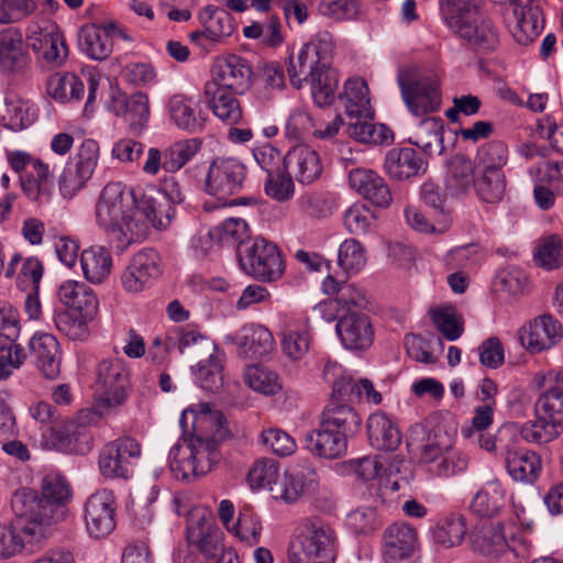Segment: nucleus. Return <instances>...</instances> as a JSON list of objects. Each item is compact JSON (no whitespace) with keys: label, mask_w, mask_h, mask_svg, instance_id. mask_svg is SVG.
Returning a JSON list of instances; mask_svg holds the SVG:
<instances>
[{"label":"nucleus","mask_w":563,"mask_h":563,"mask_svg":"<svg viewBox=\"0 0 563 563\" xmlns=\"http://www.w3.org/2000/svg\"><path fill=\"white\" fill-rule=\"evenodd\" d=\"M222 422L223 415L212 410L209 404L183 411L179 419L183 439L172 446L168 456L176 478L189 481L210 472L216 457L213 429H219Z\"/></svg>","instance_id":"1"},{"label":"nucleus","mask_w":563,"mask_h":563,"mask_svg":"<svg viewBox=\"0 0 563 563\" xmlns=\"http://www.w3.org/2000/svg\"><path fill=\"white\" fill-rule=\"evenodd\" d=\"M135 203L133 192L120 181L107 184L96 203L97 224L120 251H124L144 232L143 225L135 219Z\"/></svg>","instance_id":"2"},{"label":"nucleus","mask_w":563,"mask_h":563,"mask_svg":"<svg viewBox=\"0 0 563 563\" xmlns=\"http://www.w3.org/2000/svg\"><path fill=\"white\" fill-rule=\"evenodd\" d=\"M361 423L360 415L351 406L330 404L323 410L318 427L305 434V448L319 457H341L346 453L349 438L360 431Z\"/></svg>","instance_id":"3"},{"label":"nucleus","mask_w":563,"mask_h":563,"mask_svg":"<svg viewBox=\"0 0 563 563\" xmlns=\"http://www.w3.org/2000/svg\"><path fill=\"white\" fill-rule=\"evenodd\" d=\"M97 389L100 393L99 409L80 411L81 420L96 424L106 416L115 412V408L125 404L130 389V371L120 358L103 360L97 367Z\"/></svg>","instance_id":"4"},{"label":"nucleus","mask_w":563,"mask_h":563,"mask_svg":"<svg viewBox=\"0 0 563 563\" xmlns=\"http://www.w3.org/2000/svg\"><path fill=\"white\" fill-rule=\"evenodd\" d=\"M338 548L334 528L319 517H309L300 522L290 552L299 563H334Z\"/></svg>","instance_id":"5"},{"label":"nucleus","mask_w":563,"mask_h":563,"mask_svg":"<svg viewBox=\"0 0 563 563\" xmlns=\"http://www.w3.org/2000/svg\"><path fill=\"white\" fill-rule=\"evenodd\" d=\"M13 512L20 520H25L23 534L35 539L42 536V527L57 525L66 520L69 509L58 503L37 496L30 488H21L11 498Z\"/></svg>","instance_id":"6"},{"label":"nucleus","mask_w":563,"mask_h":563,"mask_svg":"<svg viewBox=\"0 0 563 563\" xmlns=\"http://www.w3.org/2000/svg\"><path fill=\"white\" fill-rule=\"evenodd\" d=\"M241 269L252 278L271 283L279 279L285 272V261L278 246L263 238L236 250Z\"/></svg>","instance_id":"7"},{"label":"nucleus","mask_w":563,"mask_h":563,"mask_svg":"<svg viewBox=\"0 0 563 563\" xmlns=\"http://www.w3.org/2000/svg\"><path fill=\"white\" fill-rule=\"evenodd\" d=\"M397 82L408 110L416 117L434 112L440 108L441 93L434 76H420L415 68L400 69Z\"/></svg>","instance_id":"8"},{"label":"nucleus","mask_w":563,"mask_h":563,"mask_svg":"<svg viewBox=\"0 0 563 563\" xmlns=\"http://www.w3.org/2000/svg\"><path fill=\"white\" fill-rule=\"evenodd\" d=\"M27 46L49 66H62L68 56L63 33L52 20L33 21L26 27Z\"/></svg>","instance_id":"9"},{"label":"nucleus","mask_w":563,"mask_h":563,"mask_svg":"<svg viewBox=\"0 0 563 563\" xmlns=\"http://www.w3.org/2000/svg\"><path fill=\"white\" fill-rule=\"evenodd\" d=\"M453 438L454 433L441 423H416L409 430L407 444L412 452L419 453L421 463L430 465L451 450Z\"/></svg>","instance_id":"10"},{"label":"nucleus","mask_w":563,"mask_h":563,"mask_svg":"<svg viewBox=\"0 0 563 563\" xmlns=\"http://www.w3.org/2000/svg\"><path fill=\"white\" fill-rule=\"evenodd\" d=\"M246 167L233 157H218L209 166L205 190L207 194L225 200L243 189Z\"/></svg>","instance_id":"11"},{"label":"nucleus","mask_w":563,"mask_h":563,"mask_svg":"<svg viewBox=\"0 0 563 563\" xmlns=\"http://www.w3.org/2000/svg\"><path fill=\"white\" fill-rule=\"evenodd\" d=\"M117 508L115 496L110 489H98L87 498L84 505V520L91 538H104L115 529Z\"/></svg>","instance_id":"12"},{"label":"nucleus","mask_w":563,"mask_h":563,"mask_svg":"<svg viewBox=\"0 0 563 563\" xmlns=\"http://www.w3.org/2000/svg\"><path fill=\"white\" fill-rule=\"evenodd\" d=\"M141 446L130 437L119 438L102 446L98 466L107 478H128L132 464L140 457Z\"/></svg>","instance_id":"13"},{"label":"nucleus","mask_w":563,"mask_h":563,"mask_svg":"<svg viewBox=\"0 0 563 563\" xmlns=\"http://www.w3.org/2000/svg\"><path fill=\"white\" fill-rule=\"evenodd\" d=\"M253 68L250 62L235 54L218 57L211 66L207 82L244 95L253 85Z\"/></svg>","instance_id":"14"},{"label":"nucleus","mask_w":563,"mask_h":563,"mask_svg":"<svg viewBox=\"0 0 563 563\" xmlns=\"http://www.w3.org/2000/svg\"><path fill=\"white\" fill-rule=\"evenodd\" d=\"M162 274L159 254L153 249H145L134 254L121 274V285L130 294L148 289Z\"/></svg>","instance_id":"15"},{"label":"nucleus","mask_w":563,"mask_h":563,"mask_svg":"<svg viewBox=\"0 0 563 563\" xmlns=\"http://www.w3.org/2000/svg\"><path fill=\"white\" fill-rule=\"evenodd\" d=\"M338 319L336 333L342 344L350 350H366L374 341V329L369 317L362 311L333 314Z\"/></svg>","instance_id":"16"},{"label":"nucleus","mask_w":563,"mask_h":563,"mask_svg":"<svg viewBox=\"0 0 563 563\" xmlns=\"http://www.w3.org/2000/svg\"><path fill=\"white\" fill-rule=\"evenodd\" d=\"M512 13L507 19L509 31L520 45H528L539 35L541 12L533 0H509Z\"/></svg>","instance_id":"17"},{"label":"nucleus","mask_w":563,"mask_h":563,"mask_svg":"<svg viewBox=\"0 0 563 563\" xmlns=\"http://www.w3.org/2000/svg\"><path fill=\"white\" fill-rule=\"evenodd\" d=\"M30 63L31 56L21 30L14 26L0 30V71L8 75L23 74Z\"/></svg>","instance_id":"18"},{"label":"nucleus","mask_w":563,"mask_h":563,"mask_svg":"<svg viewBox=\"0 0 563 563\" xmlns=\"http://www.w3.org/2000/svg\"><path fill=\"white\" fill-rule=\"evenodd\" d=\"M285 169L301 185L317 181L323 172L319 153L307 144L292 146L285 155Z\"/></svg>","instance_id":"19"},{"label":"nucleus","mask_w":563,"mask_h":563,"mask_svg":"<svg viewBox=\"0 0 563 563\" xmlns=\"http://www.w3.org/2000/svg\"><path fill=\"white\" fill-rule=\"evenodd\" d=\"M563 338L561 323L550 314L534 318L520 330L521 344L532 353H539L556 345Z\"/></svg>","instance_id":"20"},{"label":"nucleus","mask_w":563,"mask_h":563,"mask_svg":"<svg viewBox=\"0 0 563 563\" xmlns=\"http://www.w3.org/2000/svg\"><path fill=\"white\" fill-rule=\"evenodd\" d=\"M108 109L115 115L124 118L133 132L142 131L150 118L148 97L144 92H135L130 97L120 90L113 91Z\"/></svg>","instance_id":"21"},{"label":"nucleus","mask_w":563,"mask_h":563,"mask_svg":"<svg viewBox=\"0 0 563 563\" xmlns=\"http://www.w3.org/2000/svg\"><path fill=\"white\" fill-rule=\"evenodd\" d=\"M224 342L236 344L241 355L254 358L268 355L275 345L271 331L254 323L243 325L236 334L225 335Z\"/></svg>","instance_id":"22"},{"label":"nucleus","mask_w":563,"mask_h":563,"mask_svg":"<svg viewBox=\"0 0 563 563\" xmlns=\"http://www.w3.org/2000/svg\"><path fill=\"white\" fill-rule=\"evenodd\" d=\"M29 350L34 364L46 378L54 379L59 375L62 351L53 334L36 332L29 342Z\"/></svg>","instance_id":"23"},{"label":"nucleus","mask_w":563,"mask_h":563,"mask_svg":"<svg viewBox=\"0 0 563 563\" xmlns=\"http://www.w3.org/2000/svg\"><path fill=\"white\" fill-rule=\"evenodd\" d=\"M349 184L360 196L376 207L387 208L393 201L385 179L372 169H352L349 174Z\"/></svg>","instance_id":"24"},{"label":"nucleus","mask_w":563,"mask_h":563,"mask_svg":"<svg viewBox=\"0 0 563 563\" xmlns=\"http://www.w3.org/2000/svg\"><path fill=\"white\" fill-rule=\"evenodd\" d=\"M322 288L325 294L335 295L323 305L324 309L334 312L333 314L361 311V308L366 305L364 294L353 284H341L332 276H327Z\"/></svg>","instance_id":"25"},{"label":"nucleus","mask_w":563,"mask_h":563,"mask_svg":"<svg viewBox=\"0 0 563 563\" xmlns=\"http://www.w3.org/2000/svg\"><path fill=\"white\" fill-rule=\"evenodd\" d=\"M417 531L407 522H395L384 532V558L386 563H399L409 559L417 544Z\"/></svg>","instance_id":"26"},{"label":"nucleus","mask_w":563,"mask_h":563,"mask_svg":"<svg viewBox=\"0 0 563 563\" xmlns=\"http://www.w3.org/2000/svg\"><path fill=\"white\" fill-rule=\"evenodd\" d=\"M59 301L70 310L86 319H95L99 310V300L92 290L84 282L65 280L58 288Z\"/></svg>","instance_id":"27"},{"label":"nucleus","mask_w":563,"mask_h":563,"mask_svg":"<svg viewBox=\"0 0 563 563\" xmlns=\"http://www.w3.org/2000/svg\"><path fill=\"white\" fill-rule=\"evenodd\" d=\"M440 14L444 24L461 37L475 34L477 8L471 0H440Z\"/></svg>","instance_id":"28"},{"label":"nucleus","mask_w":563,"mask_h":563,"mask_svg":"<svg viewBox=\"0 0 563 563\" xmlns=\"http://www.w3.org/2000/svg\"><path fill=\"white\" fill-rule=\"evenodd\" d=\"M236 96L233 92L216 84L207 82L203 86V98L212 113L227 124L233 125L242 119V109Z\"/></svg>","instance_id":"29"},{"label":"nucleus","mask_w":563,"mask_h":563,"mask_svg":"<svg viewBox=\"0 0 563 563\" xmlns=\"http://www.w3.org/2000/svg\"><path fill=\"white\" fill-rule=\"evenodd\" d=\"M317 482V474L311 468H302L285 473L271 487L274 499L285 504L296 503L303 494L312 489Z\"/></svg>","instance_id":"30"},{"label":"nucleus","mask_w":563,"mask_h":563,"mask_svg":"<svg viewBox=\"0 0 563 563\" xmlns=\"http://www.w3.org/2000/svg\"><path fill=\"white\" fill-rule=\"evenodd\" d=\"M384 167L390 178L406 180L424 173L427 163L421 155L411 147H395L387 152Z\"/></svg>","instance_id":"31"},{"label":"nucleus","mask_w":563,"mask_h":563,"mask_svg":"<svg viewBox=\"0 0 563 563\" xmlns=\"http://www.w3.org/2000/svg\"><path fill=\"white\" fill-rule=\"evenodd\" d=\"M36 118L37 108L15 95L5 97L3 106L0 107V124L12 131L27 129Z\"/></svg>","instance_id":"32"},{"label":"nucleus","mask_w":563,"mask_h":563,"mask_svg":"<svg viewBox=\"0 0 563 563\" xmlns=\"http://www.w3.org/2000/svg\"><path fill=\"white\" fill-rule=\"evenodd\" d=\"M505 463L511 478L525 484H533L542 470L541 457L530 450H508Z\"/></svg>","instance_id":"33"},{"label":"nucleus","mask_w":563,"mask_h":563,"mask_svg":"<svg viewBox=\"0 0 563 563\" xmlns=\"http://www.w3.org/2000/svg\"><path fill=\"white\" fill-rule=\"evenodd\" d=\"M367 434L371 445L380 451H394L401 442L400 431L384 412L369 416Z\"/></svg>","instance_id":"34"},{"label":"nucleus","mask_w":563,"mask_h":563,"mask_svg":"<svg viewBox=\"0 0 563 563\" xmlns=\"http://www.w3.org/2000/svg\"><path fill=\"white\" fill-rule=\"evenodd\" d=\"M79 419L81 418L79 417ZM84 423L87 422L80 420V423H77L69 420L60 426L53 427L49 434L53 446L63 452L79 453L82 452V449L78 444H86L89 450L91 438L82 426Z\"/></svg>","instance_id":"35"},{"label":"nucleus","mask_w":563,"mask_h":563,"mask_svg":"<svg viewBox=\"0 0 563 563\" xmlns=\"http://www.w3.org/2000/svg\"><path fill=\"white\" fill-rule=\"evenodd\" d=\"M344 112L350 120L354 117H369L371 106L368 87L364 79L352 78L345 81L343 91L339 95Z\"/></svg>","instance_id":"36"},{"label":"nucleus","mask_w":563,"mask_h":563,"mask_svg":"<svg viewBox=\"0 0 563 563\" xmlns=\"http://www.w3.org/2000/svg\"><path fill=\"white\" fill-rule=\"evenodd\" d=\"M476 166L471 158L456 154L451 158L446 168L445 184L453 194H466L474 189L476 184Z\"/></svg>","instance_id":"37"},{"label":"nucleus","mask_w":563,"mask_h":563,"mask_svg":"<svg viewBox=\"0 0 563 563\" xmlns=\"http://www.w3.org/2000/svg\"><path fill=\"white\" fill-rule=\"evenodd\" d=\"M80 264L85 278L91 284L103 283L111 274L112 256L104 246H90L82 251Z\"/></svg>","instance_id":"38"},{"label":"nucleus","mask_w":563,"mask_h":563,"mask_svg":"<svg viewBox=\"0 0 563 563\" xmlns=\"http://www.w3.org/2000/svg\"><path fill=\"white\" fill-rule=\"evenodd\" d=\"M466 532V519L460 514H449L439 518L431 531L433 542L444 549L460 545Z\"/></svg>","instance_id":"39"},{"label":"nucleus","mask_w":563,"mask_h":563,"mask_svg":"<svg viewBox=\"0 0 563 563\" xmlns=\"http://www.w3.org/2000/svg\"><path fill=\"white\" fill-rule=\"evenodd\" d=\"M187 538L206 558H216L223 548L222 532L208 521L189 525Z\"/></svg>","instance_id":"40"},{"label":"nucleus","mask_w":563,"mask_h":563,"mask_svg":"<svg viewBox=\"0 0 563 563\" xmlns=\"http://www.w3.org/2000/svg\"><path fill=\"white\" fill-rule=\"evenodd\" d=\"M514 430H517L521 438L529 443L544 444L560 435L561 426L550 419L537 416L534 421H528L520 426H505L499 431V434L509 433Z\"/></svg>","instance_id":"41"},{"label":"nucleus","mask_w":563,"mask_h":563,"mask_svg":"<svg viewBox=\"0 0 563 563\" xmlns=\"http://www.w3.org/2000/svg\"><path fill=\"white\" fill-rule=\"evenodd\" d=\"M310 333L307 321L290 320L283 331V352L292 361L301 360L309 351Z\"/></svg>","instance_id":"42"},{"label":"nucleus","mask_w":563,"mask_h":563,"mask_svg":"<svg viewBox=\"0 0 563 563\" xmlns=\"http://www.w3.org/2000/svg\"><path fill=\"white\" fill-rule=\"evenodd\" d=\"M444 122L440 118L423 119L415 133L412 144L420 147L427 155H441L443 144Z\"/></svg>","instance_id":"43"},{"label":"nucleus","mask_w":563,"mask_h":563,"mask_svg":"<svg viewBox=\"0 0 563 563\" xmlns=\"http://www.w3.org/2000/svg\"><path fill=\"white\" fill-rule=\"evenodd\" d=\"M306 82L311 87L312 97L317 106L324 107L334 101L339 78L336 71L331 68V64H325L324 66L319 64Z\"/></svg>","instance_id":"44"},{"label":"nucleus","mask_w":563,"mask_h":563,"mask_svg":"<svg viewBox=\"0 0 563 563\" xmlns=\"http://www.w3.org/2000/svg\"><path fill=\"white\" fill-rule=\"evenodd\" d=\"M79 47L91 59L103 60L112 53L113 43L107 30L86 25L79 33Z\"/></svg>","instance_id":"45"},{"label":"nucleus","mask_w":563,"mask_h":563,"mask_svg":"<svg viewBox=\"0 0 563 563\" xmlns=\"http://www.w3.org/2000/svg\"><path fill=\"white\" fill-rule=\"evenodd\" d=\"M473 548L489 558H498L508 551L509 542L503 532L501 523L483 526L474 537Z\"/></svg>","instance_id":"46"},{"label":"nucleus","mask_w":563,"mask_h":563,"mask_svg":"<svg viewBox=\"0 0 563 563\" xmlns=\"http://www.w3.org/2000/svg\"><path fill=\"white\" fill-rule=\"evenodd\" d=\"M135 212L143 214L155 229H166L175 217L174 207L159 201L150 194H143L136 198Z\"/></svg>","instance_id":"47"},{"label":"nucleus","mask_w":563,"mask_h":563,"mask_svg":"<svg viewBox=\"0 0 563 563\" xmlns=\"http://www.w3.org/2000/svg\"><path fill=\"white\" fill-rule=\"evenodd\" d=\"M46 87L48 95L59 102L79 101L85 93L82 80L73 73L52 75Z\"/></svg>","instance_id":"48"},{"label":"nucleus","mask_w":563,"mask_h":563,"mask_svg":"<svg viewBox=\"0 0 563 563\" xmlns=\"http://www.w3.org/2000/svg\"><path fill=\"white\" fill-rule=\"evenodd\" d=\"M509 157L508 146L501 141H490L481 145L476 152L474 164L478 172L505 173Z\"/></svg>","instance_id":"49"},{"label":"nucleus","mask_w":563,"mask_h":563,"mask_svg":"<svg viewBox=\"0 0 563 563\" xmlns=\"http://www.w3.org/2000/svg\"><path fill=\"white\" fill-rule=\"evenodd\" d=\"M200 139H184L172 143L165 148V172L176 173L201 151Z\"/></svg>","instance_id":"50"},{"label":"nucleus","mask_w":563,"mask_h":563,"mask_svg":"<svg viewBox=\"0 0 563 563\" xmlns=\"http://www.w3.org/2000/svg\"><path fill=\"white\" fill-rule=\"evenodd\" d=\"M536 413L559 426L563 423V384L554 383L540 395L536 402Z\"/></svg>","instance_id":"51"},{"label":"nucleus","mask_w":563,"mask_h":563,"mask_svg":"<svg viewBox=\"0 0 563 563\" xmlns=\"http://www.w3.org/2000/svg\"><path fill=\"white\" fill-rule=\"evenodd\" d=\"M194 100L185 95H175L168 101V111L174 123L183 130L195 132L200 123L194 108Z\"/></svg>","instance_id":"52"},{"label":"nucleus","mask_w":563,"mask_h":563,"mask_svg":"<svg viewBox=\"0 0 563 563\" xmlns=\"http://www.w3.org/2000/svg\"><path fill=\"white\" fill-rule=\"evenodd\" d=\"M476 179L474 189L482 201L496 203L504 198L506 192L505 173L478 172Z\"/></svg>","instance_id":"53"},{"label":"nucleus","mask_w":563,"mask_h":563,"mask_svg":"<svg viewBox=\"0 0 563 563\" xmlns=\"http://www.w3.org/2000/svg\"><path fill=\"white\" fill-rule=\"evenodd\" d=\"M504 503L503 490L497 486H489L476 493L470 504V509L478 517L492 518L499 514Z\"/></svg>","instance_id":"54"},{"label":"nucleus","mask_w":563,"mask_h":563,"mask_svg":"<svg viewBox=\"0 0 563 563\" xmlns=\"http://www.w3.org/2000/svg\"><path fill=\"white\" fill-rule=\"evenodd\" d=\"M228 530L245 544L255 545L261 540L262 523L253 509L246 507L240 511L236 522H232Z\"/></svg>","instance_id":"55"},{"label":"nucleus","mask_w":563,"mask_h":563,"mask_svg":"<svg viewBox=\"0 0 563 563\" xmlns=\"http://www.w3.org/2000/svg\"><path fill=\"white\" fill-rule=\"evenodd\" d=\"M318 65V58L302 45L297 56H289L287 73L291 86L300 89L302 84L308 81V78L313 74Z\"/></svg>","instance_id":"56"},{"label":"nucleus","mask_w":563,"mask_h":563,"mask_svg":"<svg viewBox=\"0 0 563 563\" xmlns=\"http://www.w3.org/2000/svg\"><path fill=\"white\" fill-rule=\"evenodd\" d=\"M222 358L219 355V351H212L208 360L198 364L195 372L196 380L202 389L216 391L222 386Z\"/></svg>","instance_id":"57"},{"label":"nucleus","mask_w":563,"mask_h":563,"mask_svg":"<svg viewBox=\"0 0 563 563\" xmlns=\"http://www.w3.org/2000/svg\"><path fill=\"white\" fill-rule=\"evenodd\" d=\"M199 18L205 24L206 37L210 41L217 42L230 36L233 31L231 16L224 10L217 12L213 7L208 5L200 12Z\"/></svg>","instance_id":"58"},{"label":"nucleus","mask_w":563,"mask_h":563,"mask_svg":"<svg viewBox=\"0 0 563 563\" xmlns=\"http://www.w3.org/2000/svg\"><path fill=\"white\" fill-rule=\"evenodd\" d=\"M367 262L364 245L355 239L344 240L339 247V266L347 274L361 272Z\"/></svg>","instance_id":"59"},{"label":"nucleus","mask_w":563,"mask_h":563,"mask_svg":"<svg viewBox=\"0 0 563 563\" xmlns=\"http://www.w3.org/2000/svg\"><path fill=\"white\" fill-rule=\"evenodd\" d=\"M243 379L250 388L263 395H274L280 389L278 375L264 366H247Z\"/></svg>","instance_id":"60"},{"label":"nucleus","mask_w":563,"mask_h":563,"mask_svg":"<svg viewBox=\"0 0 563 563\" xmlns=\"http://www.w3.org/2000/svg\"><path fill=\"white\" fill-rule=\"evenodd\" d=\"M534 261L548 271L560 267L563 264V245L560 236L551 234L541 239L534 250Z\"/></svg>","instance_id":"61"},{"label":"nucleus","mask_w":563,"mask_h":563,"mask_svg":"<svg viewBox=\"0 0 563 563\" xmlns=\"http://www.w3.org/2000/svg\"><path fill=\"white\" fill-rule=\"evenodd\" d=\"M279 478L278 463L268 457L257 460L247 474V482L252 489H268Z\"/></svg>","instance_id":"62"},{"label":"nucleus","mask_w":563,"mask_h":563,"mask_svg":"<svg viewBox=\"0 0 563 563\" xmlns=\"http://www.w3.org/2000/svg\"><path fill=\"white\" fill-rule=\"evenodd\" d=\"M431 319L441 334L449 341L457 340L463 333V322L456 310L444 306L430 311Z\"/></svg>","instance_id":"63"},{"label":"nucleus","mask_w":563,"mask_h":563,"mask_svg":"<svg viewBox=\"0 0 563 563\" xmlns=\"http://www.w3.org/2000/svg\"><path fill=\"white\" fill-rule=\"evenodd\" d=\"M40 496L68 507L73 490L66 477L58 473H48L42 479Z\"/></svg>","instance_id":"64"}]
</instances>
